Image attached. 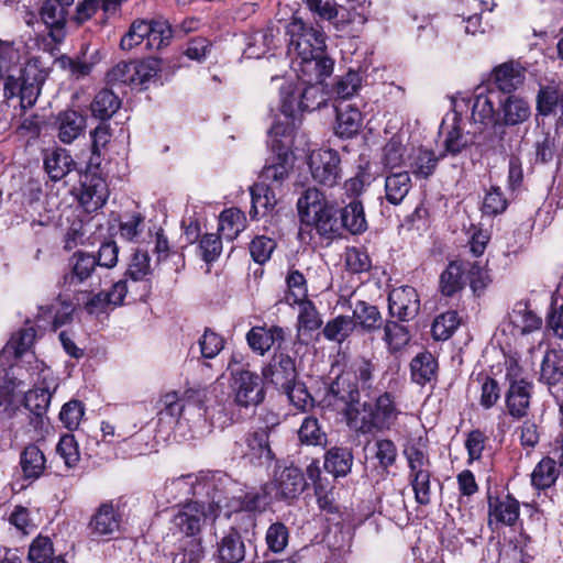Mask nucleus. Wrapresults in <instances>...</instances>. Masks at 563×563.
<instances>
[{
  "label": "nucleus",
  "mask_w": 563,
  "mask_h": 563,
  "mask_svg": "<svg viewBox=\"0 0 563 563\" xmlns=\"http://www.w3.org/2000/svg\"><path fill=\"white\" fill-rule=\"evenodd\" d=\"M275 46V29L267 26L256 31L252 36L249 51L253 57L260 58Z\"/></svg>",
  "instance_id": "obj_59"
},
{
  "label": "nucleus",
  "mask_w": 563,
  "mask_h": 563,
  "mask_svg": "<svg viewBox=\"0 0 563 563\" xmlns=\"http://www.w3.org/2000/svg\"><path fill=\"white\" fill-rule=\"evenodd\" d=\"M488 508L490 520L505 526H514L520 514L519 501L509 494L503 498H489Z\"/></svg>",
  "instance_id": "obj_32"
},
{
  "label": "nucleus",
  "mask_w": 563,
  "mask_h": 563,
  "mask_svg": "<svg viewBox=\"0 0 563 563\" xmlns=\"http://www.w3.org/2000/svg\"><path fill=\"white\" fill-rule=\"evenodd\" d=\"M412 187L408 172L391 173L385 178V198L394 206L400 205Z\"/></svg>",
  "instance_id": "obj_39"
},
{
  "label": "nucleus",
  "mask_w": 563,
  "mask_h": 563,
  "mask_svg": "<svg viewBox=\"0 0 563 563\" xmlns=\"http://www.w3.org/2000/svg\"><path fill=\"white\" fill-rule=\"evenodd\" d=\"M344 369L352 376L360 390H363L366 396H371L376 371V365L373 361L366 357H357Z\"/></svg>",
  "instance_id": "obj_37"
},
{
  "label": "nucleus",
  "mask_w": 563,
  "mask_h": 563,
  "mask_svg": "<svg viewBox=\"0 0 563 563\" xmlns=\"http://www.w3.org/2000/svg\"><path fill=\"white\" fill-rule=\"evenodd\" d=\"M45 80V75L35 63L29 62L21 69L20 77L12 75L4 77L3 97L10 100L14 97L20 98V108L22 112L31 109L36 103Z\"/></svg>",
  "instance_id": "obj_5"
},
{
  "label": "nucleus",
  "mask_w": 563,
  "mask_h": 563,
  "mask_svg": "<svg viewBox=\"0 0 563 563\" xmlns=\"http://www.w3.org/2000/svg\"><path fill=\"white\" fill-rule=\"evenodd\" d=\"M409 473L408 482L415 500L420 506L431 503V461L427 451L417 444L407 445L404 450Z\"/></svg>",
  "instance_id": "obj_6"
},
{
  "label": "nucleus",
  "mask_w": 563,
  "mask_h": 563,
  "mask_svg": "<svg viewBox=\"0 0 563 563\" xmlns=\"http://www.w3.org/2000/svg\"><path fill=\"white\" fill-rule=\"evenodd\" d=\"M120 98L109 89L100 90L93 98L90 110L95 118L107 121L120 109Z\"/></svg>",
  "instance_id": "obj_43"
},
{
  "label": "nucleus",
  "mask_w": 563,
  "mask_h": 563,
  "mask_svg": "<svg viewBox=\"0 0 563 563\" xmlns=\"http://www.w3.org/2000/svg\"><path fill=\"white\" fill-rule=\"evenodd\" d=\"M467 280L474 295L479 296L489 285L490 277L481 262H466V282Z\"/></svg>",
  "instance_id": "obj_60"
},
{
  "label": "nucleus",
  "mask_w": 563,
  "mask_h": 563,
  "mask_svg": "<svg viewBox=\"0 0 563 563\" xmlns=\"http://www.w3.org/2000/svg\"><path fill=\"white\" fill-rule=\"evenodd\" d=\"M460 325V318L456 311L449 310L439 314L432 322L431 334L437 341L450 339Z\"/></svg>",
  "instance_id": "obj_52"
},
{
  "label": "nucleus",
  "mask_w": 563,
  "mask_h": 563,
  "mask_svg": "<svg viewBox=\"0 0 563 563\" xmlns=\"http://www.w3.org/2000/svg\"><path fill=\"white\" fill-rule=\"evenodd\" d=\"M507 207L508 199L505 197L501 188L492 186L484 196L481 210L484 216L496 217L504 213Z\"/></svg>",
  "instance_id": "obj_56"
},
{
  "label": "nucleus",
  "mask_w": 563,
  "mask_h": 563,
  "mask_svg": "<svg viewBox=\"0 0 563 563\" xmlns=\"http://www.w3.org/2000/svg\"><path fill=\"white\" fill-rule=\"evenodd\" d=\"M267 549L274 553L283 552L289 541V530L283 522L272 523L265 536Z\"/></svg>",
  "instance_id": "obj_62"
},
{
  "label": "nucleus",
  "mask_w": 563,
  "mask_h": 563,
  "mask_svg": "<svg viewBox=\"0 0 563 563\" xmlns=\"http://www.w3.org/2000/svg\"><path fill=\"white\" fill-rule=\"evenodd\" d=\"M356 329V323L350 316L340 314L329 320L322 329V334L328 341L344 342Z\"/></svg>",
  "instance_id": "obj_47"
},
{
  "label": "nucleus",
  "mask_w": 563,
  "mask_h": 563,
  "mask_svg": "<svg viewBox=\"0 0 563 563\" xmlns=\"http://www.w3.org/2000/svg\"><path fill=\"white\" fill-rule=\"evenodd\" d=\"M409 159L410 172L417 178L427 179L435 172L440 157L433 151L419 148Z\"/></svg>",
  "instance_id": "obj_46"
},
{
  "label": "nucleus",
  "mask_w": 563,
  "mask_h": 563,
  "mask_svg": "<svg viewBox=\"0 0 563 563\" xmlns=\"http://www.w3.org/2000/svg\"><path fill=\"white\" fill-rule=\"evenodd\" d=\"M75 162L67 150L54 148L47 151L44 156V169L53 181H59L68 175Z\"/></svg>",
  "instance_id": "obj_33"
},
{
  "label": "nucleus",
  "mask_w": 563,
  "mask_h": 563,
  "mask_svg": "<svg viewBox=\"0 0 563 563\" xmlns=\"http://www.w3.org/2000/svg\"><path fill=\"white\" fill-rule=\"evenodd\" d=\"M71 5L59 0H44L40 8L41 21L45 24L48 35L55 44H60L66 38V26Z\"/></svg>",
  "instance_id": "obj_15"
},
{
  "label": "nucleus",
  "mask_w": 563,
  "mask_h": 563,
  "mask_svg": "<svg viewBox=\"0 0 563 563\" xmlns=\"http://www.w3.org/2000/svg\"><path fill=\"white\" fill-rule=\"evenodd\" d=\"M109 195L108 183L98 173H86L76 192L78 202L89 213L101 209L106 205Z\"/></svg>",
  "instance_id": "obj_14"
},
{
  "label": "nucleus",
  "mask_w": 563,
  "mask_h": 563,
  "mask_svg": "<svg viewBox=\"0 0 563 563\" xmlns=\"http://www.w3.org/2000/svg\"><path fill=\"white\" fill-rule=\"evenodd\" d=\"M526 69L520 63L509 60L496 66L492 73V80L497 89L504 93H512L525 81Z\"/></svg>",
  "instance_id": "obj_22"
},
{
  "label": "nucleus",
  "mask_w": 563,
  "mask_h": 563,
  "mask_svg": "<svg viewBox=\"0 0 563 563\" xmlns=\"http://www.w3.org/2000/svg\"><path fill=\"white\" fill-rule=\"evenodd\" d=\"M287 34L290 36L287 53L292 62L324 53L323 32L308 26L301 19H292L287 27Z\"/></svg>",
  "instance_id": "obj_8"
},
{
  "label": "nucleus",
  "mask_w": 563,
  "mask_h": 563,
  "mask_svg": "<svg viewBox=\"0 0 563 563\" xmlns=\"http://www.w3.org/2000/svg\"><path fill=\"white\" fill-rule=\"evenodd\" d=\"M327 102L325 93L321 85L307 84L299 93L298 107L305 111H313L324 106Z\"/></svg>",
  "instance_id": "obj_58"
},
{
  "label": "nucleus",
  "mask_w": 563,
  "mask_h": 563,
  "mask_svg": "<svg viewBox=\"0 0 563 563\" xmlns=\"http://www.w3.org/2000/svg\"><path fill=\"white\" fill-rule=\"evenodd\" d=\"M225 500L227 498L214 494L208 506L200 501L180 505L170 520L172 530L187 538L200 536L207 518L216 519L223 507H229Z\"/></svg>",
  "instance_id": "obj_3"
},
{
  "label": "nucleus",
  "mask_w": 563,
  "mask_h": 563,
  "mask_svg": "<svg viewBox=\"0 0 563 563\" xmlns=\"http://www.w3.org/2000/svg\"><path fill=\"white\" fill-rule=\"evenodd\" d=\"M97 267L95 255L77 251L68 261V268L58 280V287L64 291H76L77 288L90 279Z\"/></svg>",
  "instance_id": "obj_12"
},
{
  "label": "nucleus",
  "mask_w": 563,
  "mask_h": 563,
  "mask_svg": "<svg viewBox=\"0 0 563 563\" xmlns=\"http://www.w3.org/2000/svg\"><path fill=\"white\" fill-rule=\"evenodd\" d=\"M335 134L341 139H352L355 136L360 132L363 122L358 108L345 101H340L335 106Z\"/></svg>",
  "instance_id": "obj_25"
},
{
  "label": "nucleus",
  "mask_w": 563,
  "mask_h": 563,
  "mask_svg": "<svg viewBox=\"0 0 563 563\" xmlns=\"http://www.w3.org/2000/svg\"><path fill=\"white\" fill-rule=\"evenodd\" d=\"M246 340L254 352L264 355L273 345L277 344L279 346L285 340V331L277 325L271 328L254 327L247 332Z\"/></svg>",
  "instance_id": "obj_29"
},
{
  "label": "nucleus",
  "mask_w": 563,
  "mask_h": 563,
  "mask_svg": "<svg viewBox=\"0 0 563 563\" xmlns=\"http://www.w3.org/2000/svg\"><path fill=\"white\" fill-rule=\"evenodd\" d=\"M147 26L150 27V30H147L148 36L146 42L148 49H159L169 44L173 37V30L167 20H147Z\"/></svg>",
  "instance_id": "obj_49"
},
{
  "label": "nucleus",
  "mask_w": 563,
  "mask_h": 563,
  "mask_svg": "<svg viewBox=\"0 0 563 563\" xmlns=\"http://www.w3.org/2000/svg\"><path fill=\"white\" fill-rule=\"evenodd\" d=\"M360 387L355 385L345 369H343L328 386L323 402L328 407L342 412L347 426L357 416L361 399Z\"/></svg>",
  "instance_id": "obj_7"
},
{
  "label": "nucleus",
  "mask_w": 563,
  "mask_h": 563,
  "mask_svg": "<svg viewBox=\"0 0 563 563\" xmlns=\"http://www.w3.org/2000/svg\"><path fill=\"white\" fill-rule=\"evenodd\" d=\"M537 111L540 115H558L556 125H563V85L550 82L541 86L537 95Z\"/></svg>",
  "instance_id": "obj_21"
},
{
  "label": "nucleus",
  "mask_w": 563,
  "mask_h": 563,
  "mask_svg": "<svg viewBox=\"0 0 563 563\" xmlns=\"http://www.w3.org/2000/svg\"><path fill=\"white\" fill-rule=\"evenodd\" d=\"M343 229L351 234H361L367 229L363 203L356 198L340 210Z\"/></svg>",
  "instance_id": "obj_40"
},
{
  "label": "nucleus",
  "mask_w": 563,
  "mask_h": 563,
  "mask_svg": "<svg viewBox=\"0 0 563 563\" xmlns=\"http://www.w3.org/2000/svg\"><path fill=\"white\" fill-rule=\"evenodd\" d=\"M499 95L490 89H477L472 106V119L482 124H494L498 121V111L495 108L499 102Z\"/></svg>",
  "instance_id": "obj_26"
},
{
  "label": "nucleus",
  "mask_w": 563,
  "mask_h": 563,
  "mask_svg": "<svg viewBox=\"0 0 563 563\" xmlns=\"http://www.w3.org/2000/svg\"><path fill=\"white\" fill-rule=\"evenodd\" d=\"M399 411L396 407L395 396L385 391L374 404L365 401L357 416L350 422V428L361 434H369L390 429L397 420Z\"/></svg>",
  "instance_id": "obj_2"
},
{
  "label": "nucleus",
  "mask_w": 563,
  "mask_h": 563,
  "mask_svg": "<svg viewBox=\"0 0 563 563\" xmlns=\"http://www.w3.org/2000/svg\"><path fill=\"white\" fill-rule=\"evenodd\" d=\"M531 117V108L527 100L509 95L499 100L497 126H516L527 122Z\"/></svg>",
  "instance_id": "obj_20"
},
{
  "label": "nucleus",
  "mask_w": 563,
  "mask_h": 563,
  "mask_svg": "<svg viewBox=\"0 0 563 563\" xmlns=\"http://www.w3.org/2000/svg\"><path fill=\"white\" fill-rule=\"evenodd\" d=\"M220 563H241L245 558V544L236 528H231L218 542Z\"/></svg>",
  "instance_id": "obj_31"
},
{
  "label": "nucleus",
  "mask_w": 563,
  "mask_h": 563,
  "mask_svg": "<svg viewBox=\"0 0 563 563\" xmlns=\"http://www.w3.org/2000/svg\"><path fill=\"white\" fill-rule=\"evenodd\" d=\"M411 378L415 383L424 386L435 380L438 362L428 351L417 354L410 362Z\"/></svg>",
  "instance_id": "obj_38"
},
{
  "label": "nucleus",
  "mask_w": 563,
  "mask_h": 563,
  "mask_svg": "<svg viewBox=\"0 0 563 563\" xmlns=\"http://www.w3.org/2000/svg\"><path fill=\"white\" fill-rule=\"evenodd\" d=\"M406 147L399 136H393L383 148V164L386 168L399 167L404 162Z\"/></svg>",
  "instance_id": "obj_64"
},
{
  "label": "nucleus",
  "mask_w": 563,
  "mask_h": 563,
  "mask_svg": "<svg viewBox=\"0 0 563 563\" xmlns=\"http://www.w3.org/2000/svg\"><path fill=\"white\" fill-rule=\"evenodd\" d=\"M509 321L516 334L526 335L542 327V318L530 309L527 302L519 301L509 313Z\"/></svg>",
  "instance_id": "obj_30"
},
{
  "label": "nucleus",
  "mask_w": 563,
  "mask_h": 563,
  "mask_svg": "<svg viewBox=\"0 0 563 563\" xmlns=\"http://www.w3.org/2000/svg\"><path fill=\"white\" fill-rule=\"evenodd\" d=\"M20 466L25 479H37L46 468L45 455L37 445L29 444L20 454Z\"/></svg>",
  "instance_id": "obj_36"
},
{
  "label": "nucleus",
  "mask_w": 563,
  "mask_h": 563,
  "mask_svg": "<svg viewBox=\"0 0 563 563\" xmlns=\"http://www.w3.org/2000/svg\"><path fill=\"white\" fill-rule=\"evenodd\" d=\"M562 470L559 460L550 456L543 457L531 473V485L538 490H544L552 487L558 481Z\"/></svg>",
  "instance_id": "obj_35"
},
{
  "label": "nucleus",
  "mask_w": 563,
  "mask_h": 563,
  "mask_svg": "<svg viewBox=\"0 0 563 563\" xmlns=\"http://www.w3.org/2000/svg\"><path fill=\"white\" fill-rule=\"evenodd\" d=\"M353 454L347 448L334 446L327 451L324 455V468L334 477L346 476L352 468Z\"/></svg>",
  "instance_id": "obj_42"
},
{
  "label": "nucleus",
  "mask_w": 563,
  "mask_h": 563,
  "mask_svg": "<svg viewBox=\"0 0 563 563\" xmlns=\"http://www.w3.org/2000/svg\"><path fill=\"white\" fill-rule=\"evenodd\" d=\"M292 64L303 84L321 85L333 70V60L324 56V53L294 60Z\"/></svg>",
  "instance_id": "obj_17"
},
{
  "label": "nucleus",
  "mask_w": 563,
  "mask_h": 563,
  "mask_svg": "<svg viewBox=\"0 0 563 563\" xmlns=\"http://www.w3.org/2000/svg\"><path fill=\"white\" fill-rule=\"evenodd\" d=\"M287 290L285 294V301L288 305H295L308 297V285L305 275L298 269H289L286 275Z\"/></svg>",
  "instance_id": "obj_50"
},
{
  "label": "nucleus",
  "mask_w": 563,
  "mask_h": 563,
  "mask_svg": "<svg viewBox=\"0 0 563 563\" xmlns=\"http://www.w3.org/2000/svg\"><path fill=\"white\" fill-rule=\"evenodd\" d=\"M130 291L128 279L114 283L109 291L90 294L84 302V308L89 314H100L111 306H120Z\"/></svg>",
  "instance_id": "obj_18"
},
{
  "label": "nucleus",
  "mask_w": 563,
  "mask_h": 563,
  "mask_svg": "<svg viewBox=\"0 0 563 563\" xmlns=\"http://www.w3.org/2000/svg\"><path fill=\"white\" fill-rule=\"evenodd\" d=\"M251 198L250 214L252 218L271 213L277 203L274 190L265 183L255 184L251 187Z\"/></svg>",
  "instance_id": "obj_41"
},
{
  "label": "nucleus",
  "mask_w": 563,
  "mask_h": 563,
  "mask_svg": "<svg viewBox=\"0 0 563 563\" xmlns=\"http://www.w3.org/2000/svg\"><path fill=\"white\" fill-rule=\"evenodd\" d=\"M266 488L277 500L295 499L306 488L305 475L294 465L276 470L273 481L266 485Z\"/></svg>",
  "instance_id": "obj_13"
},
{
  "label": "nucleus",
  "mask_w": 563,
  "mask_h": 563,
  "mask_svg": "<svg viewBox=\"0 0 563 563\" xmlns=\"http://www.w3.org/2000/svg\"><path fill=\"white\" fill-rule=\"evenodd\" d=\"M312 179L322 186L334 187L342 178L340 154L331 148L312 151L308 156Z\"/></svg>",
  "instance_id": "obj_10"
},
{
  "label": "nucleus",
  "mask_w": 563,
  "mask_h": 563,
  "mask_svg": "<svg viewBox=\"0 0 563 563\" xmlns=\"http://www.w3.org/2000/svg\"><path fill=\"white\" fill-rule=\"evenodd\" d=\"M151 274L152 268L148 253L140 250L135 251L125 272V277L131 279L132 284H135L145 280Z\"/></svg>",
  "instance_id": "obj_54"
},
{
  "label": "nucleus",
  "mask_w": 563,
  "mask_h": 563,
  "mask_svg": "<svg viewBox=\"0 0 563 563\" xmlns=\"http://www.w3.org/2000/svg\"><path fill=\"white\" fill-rule=\"evenodd\" d=\"M147 30L150 27L147 26V20L144 19H136L134 20L128 32L124 34V36L120 41V47L124 51H130L133 47L142 44L144 41L147 42Z\"/></svg>",
  "instance_id": "obj_61"
},
{
  "label": "nucleus",
  "mask_w": 563,
  "mask_h": 563,
  "mask_svg": "<svg viewBox=\"0 0 563 563\" xmlns=\"http://www.w3.org/2000/svg\"><path fill=\"white\" fill-rule=\"evenodd\" d=\"M374 457L377 460V473L382 478L389 474L397 460V446L389 439H378L374 443Z\"/></svg>",
  "instance_id": "obj_48"
},
{
  "label": "nucleus",
  "mask_w": 563,
  "mask_h": 563,
  "mask_svg": "<svg viewBox=\"0 0 563 563\" xmlns=\"http://www.w3.org/2000/svg\"><path fill=\"white\" fill-rule=\"evenodd\" d=\"M388 311L390 317L401 322L415 319L420 311V298L411 286L394 288L388 295Z\"/></svg>",
  "instance_id": "obj_16"
},
{
  "label": "nucleus",
  "mask_w": 563,
  "mask_h": 563,
  "mask_svg": "<svg viewBox=\"0 0 563 563\" xmlns=\"http://www.w3.org/2000/svg\"><path fill=\"white\" fill-rule=\"evenodd\" d=\"M505 364V380L508 384L505 393L506 408L511 418L520 420L528 416L533 385L515 358L507 360Z\"/></svg>",
  "instance_id": "obj_4"
},
{
  "label": "nucleus",
  "mask_w": 563,
  "mask_h": 563,
  "mask_svg": "<svg viewBox=\"0 0 563 563\" xmlns=\"http://www.w3.org/2000/svg\"><path fill=\"white\" fill-rule=\"evenodd\" d=\"M121 515L111 501L101 504L89 521L93 536H112L120 530Z\"/></svg>",
  "instance_id": "obj_24"
},
{
  "label": "nucleus",
  "mask_w": 563,
  "mask_h": 563,
  "mask_svg": "<svg viewBox=\"0 0 563 563\" xmlns=\"http://www.w3.org/2000/svg\"><path fill=\"white\" fill-rule=\"evenodd\" d=\"M282 390L287 395L289 401L297 409L305 411L313 406L312 396L308 391L306 385L298 379L289 384V386L282 388Z\"/></svg>",
  "instance_id": "obj_63"
},
{
  "label": "nucleus",
  "mask_w": 563,
  "mask_h": 563,
  "mask_svg": "<svg viewBox=\"0 0 563 563\" xmlns=\"http://www.w3.org/2000/svg\"><path fill=\"white\" fill-rule=\"evenodd\" d=\"M52 394L48 388H34L29 390L24 396V406L36 418L42 419L47 412Z\"/></svg>",
  "instance_id": "obj_57"
},
{
  "label": "nucleus",
  "mask_w": 563,
  "mask_h": 563,
  "mask_svg": "<svg viewBox=\"0 0 563 563\" xmlns=\"http://www.w3.org/2000/svg\"><path fill=\"white\" fill-rule=\"evenodd\" d=\"M230 387L238 406H257L264 400L265 391L262 378L250 369L233 371Z\"/></svg>",
  "instance_id": "obj_11"
},
{
  "label": "nucleus",
  "mask_w": 563,
  "mask_h": 563,
  "mask_svg": "<svg viewBox=\"0 0 563 563\" xmlns=\"http://www.w3.org/2000/svg\"><path fill=\"white\" fill-rule=\"evenodd\" d=\"M297 209L301 222L313 225L325 239H334L344 230L341 218L336 217V209L317 188L305 190L297 201Z\"/></svg>",
  "instance_id": "obj_1"
},
{
  "label": "nucleus",
  "mask_w": 563,
  "mask_h": 563,
  "mask_svg": "<svg viewBox=\"0 0 563 563\" xmlns=\"http://www.w3.org/2000/svg\"><path fill=\"white\" fill-rule=\"evenodd\" d=\"M352 318L356 327L368 334L380 330L385 323L378 308L364 300H358L355 303Z\"/></svg>",
  "instance_id": "obj_34"
},
{
  "label": "nucleus",
  "mask_w": 563,
  "mask_h": 563,
  "mask_svg": "<svg viewBox=\"0 0 563 563\" xmlns=\"http://www.w3.org/2000/svg\"><path fill=\"white\" fill-rule=\"evenodd\" d=\"M55 125L58 140L64 144H71L84 134L87 120L79 111L66 109L57 114Z\"/></svg>",
  "instance_id": "obj_23"
},
{
  "label": "nucleus",
  "mask_w": 563,
  "mask_h": 563,
  "mask_svg": "<svg viewBox=\"0 0 563 563\" xmlns=\"http://www.w3.org/2000/svg\"><path fill=\"white\" fill-rule=\"evenodd\" d=\"M263 376L282 389L298 379V372L295 361L288 354L277 351L263 369Z\"/></svg>",
  "instance_id": "obj_19"
},
{
  "label": "nucleus",
  "mask_w": 563,
  "mask_h": 563,
  "mask_svg": "<svg viewBox=\"0 0 563 563\" xmlns=\"http://www.w3.org/2000/svg\"><path fill=\"white\" fill-rule=\"evenodd\" d=\"M540 379L549 386L563 380V354L555 350L545 352L541 363Z\"/></svg>",
  "instance_id": "obj_45"
},
{
  "label": "nucleus",
  "mask_w": 563,
  "mask_h": 563,
  "mask_svg": "<svg viewBox=\"0 0 563 563\" xmlns=\"http://www.w3.org/2000/svg\"><path fill=\"white\" fill-rule=\"evenodd\" d=\"M233 453L249 464L258 467H268L276 459L271 446L267 428H260L245 433L239 441H235Z\"/></svg>",
  "instance_id": "obj_9"
},
{
  "label": "nucleus",
  "mask_w": 563,
  "mask_h": 563,
  "mask_svg": "<svg viewBox=\"0 0 563 563\" xmlns=\"http://www.w3.org/2000/svg\"><path fill=\"white\" fill-rule=\"evenodd\" d=\"M296 305L299 306L298 334L301 332H313L321 328V317L311 300L306 299Z\"/></svg>",
  "instance_id": "obj_53"
},
{
  "label": "nucleus",
  "mask_w": 563,
  "mask_h": 563,
  "mask_svg": "<svg viewBox=\"0 0 563 563\" xmlns=\"http://www.w3.org/2000/svg\"><path fill=\"white\" fill-rule=\"evenodd\" d=\"M244 213L236 209H225L220 213L218 231L220 235L229 241L234 240L244 230Z\"/></svg>",
  "instance_id": "obj_44"
},
{
  "label": "nucleus",
  "mask_w": 563,
  "mask_h": 563,
  "mask_svg": "<svg viewBox=\"0 0 563 563\" xmlns=\"http://www.w3.org/2000/svg\"><path fill=\"white\" fill-rule=\"evenodd\" d=\"M466 285V262L451 261L439 277V291L446 298L461 292Z\"/></svg>",
  "instance_id": "obj_27"
},
{
  "label": "nucleus",
  "mask_w": 563,
  "mask_h": 563,
  "mask_svg": "<svg viewBox=\"0 0 563 563\" xmlns=\"http://www.w3.org/2000/svg\"><path fill=\"white\" fill-rule=\"evenodd\" d=\"M382 328L384 329L383 340L390 352H398L409 343L411 335L406 325L387 320Z\"/></svg>",
  "instance_id": "obj_51"
},
{
  "label": "nucleus",
  "mask_w": 563,
  "mask_h": 563,
  "mask_svg": "<svg viewBox=\"0 0 563 563\" xmlns=\"http://www.w3.org/2000/svg\"><path fill=\"white\" fill-rule=\"evenodd\" d=\"M273 156L263 167L261 177L264 181L280 183L288 177L292 166V152L288 151V144H283L279 152H272Z\"/></svg>",
  "instance_id": "obj_28"
},
{
  "label": "nucleus",
  "mask_w": 563,
  "mask_h": 563,
  "mask_svg": "<svg viewBox=\"0 0 563 563\" xmlns=\"http://www.w3.org/2000/svg\"><path fill=\"white\" fill-rule=\"evenodd\" d=\"M474 135H471L468 132L464 133L457 124H454L446 133L444 140V150L446 154L456 156L468 146L474 144Z\"/></svg>",
  "instance_id": "obj_55"
}]
</instances>
